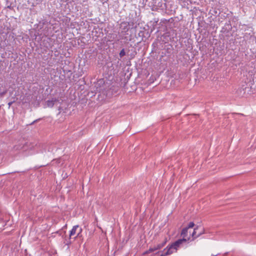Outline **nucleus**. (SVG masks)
I'll return each instance as SVG.
<instances>
[{"label": "nucleus", "mask_w": 256, "mask_h": 256, "mask_svg": "<svg viewBox=\"0 0 256 256\" xmlns=\"http://www.w3.org/2000/svg\"><path fill=\"white\" fill-rule=\"evenodd\" d=\"M204 233V229H202V230L196 236L194 237V238H196L200 236L202 234H203Z\"/></svg>", "instance_id": "ddd939ff"}, {"label": "nucleus", "mask_w": 256, "mask_h": 256, "mask_svg": "<svg viewBox=\"0 0 256 256\" xmlns=\"http://www.w3.org/2000/svg\"><path fill=\"white\" fill-rule=\"evenodd\" d=\"M36 121H38V120H36L34 121V122L32 123H34V122H35Z\"/></svg>", "instance_id": "2eb2a0df"}, {"label": "nucleus", "mask_w": 256, "mask_h": 256, "mask_svg": "<svg viewBox=\"0 0 256 256\" xmlns=\"http://www.w3.org/2000/svg\"><path fill=\"white\" fill-rule=\"evenodd\" d=\"M194 226V224L193 222H190L188 224V226L186 228H188H188H193Z\"/></svg>", "instance_id": "f8f14e48"}, {"label": "nucleus", "mask_w": 256, "mask_h": 256, "mask_svg": "<svg viewBox=\"0 0 256 256\" xmlns=\"http://www.w3.org/2000/svg\"><path fill=\"white\" fill-rule=\"evenodd\" d=\"M120 28H122V32L126 34L128 32L129 28L126 22H122L120 24Z\"/></svg>", "instance_id": "423d86ee"}, {"label": "nucleus", "mask_w": 256, "mask_h": 256, "mask_svg": "<svg viewBox=\"0 0 256 256\" xmlns=\"http://www.w3.org/2000/svg\"><path fill=\"white\" fill-rule=\"evenodd\" d=\"M58 101V98H52L51 100H48L46 101V106L48 108H52L54 104Z\"/></svg>", "instance_id": "39448f33"}, {"label": "nucleus", "mask_w": 256, "mask_h": 256, "mask_svg": "<svg viewBox=\"0 0 256 256\" xmlns=\"http://www.w3.org/2000/svg\"><path fill=\"white\" fill-rule=\"evenodd\" d=\"M166 242V240L165 239L161 243L158 244L156 246H154L152 248H150L148 250H146V252H145L144 253V254H150V253L154 252H156L158 250L161 249L165 246Z\"/></svg>", "instance_id": "7ed1b4c3"}, {"label": "nucleus", "mask_w": 256, "mask_h": 256, "mask_svg": "<svg viewBox=\"0 0 256 256\" xmlns=\"http://www.w3.org/2000/svg\"><path fill=\"white\" fill-rule=\"evenodd\" d=\"M119 55L120 58H122V56L126 55V52L124 48L120 50Z\"/></svg>", "instance_id": "9b49d317"}, {"label": "nucleus", "mask_w": 256, "mask_h": 256, "mask_svg": "<svg viewBox=\"0 0 256 256\" xmlns=\"http://www.w3.org/2000/svg\"><path fill=\"white\" fill-rule=\"evenodd\" d=\"M187 240L186 238H183L179 239L172 243L170 246H168L163 251H158L156 252V254L163 255L166 256L172 254L174 252H176L178 248L182 246L184 243H186Z\"/></svg>", "instance_id": "f257e3e1"}, {"label": "nucleus", "mask_w": 256, "mask_h": 256, "mask_svg": "<svg viewBox=\"0 0 256 256\" xmlns=\"http://www.w3.org/2000/svg\"><path fill=\"white\" fill-rule=\"evenodd\" d=\"M23 151H26L28 150H32L34 149V146H36V144H34L26 142L24 140H23V144H22Z\"/></svg>", "instance_id": "20e7f679"}, {"label": "nucleus", "mask_w": 256, "mask_h": 256, "mask_svg": "<svg viewBox=\"0 0 256 256\" xmlns=\"http://www.w3.org/2000/svg\"><path fill=\"white\" fill-rule=\"evenodd\" d=\"M82 231V228L78 225L74 226L70 231L69 235L70 239L74 238L76 240L77 238L81 237Z\"/></svg>", "instance_id": "f03ea898"}, {"label": "nucleus", "mask_w": 256, "mask_h": 256, "mask_svg": "<svg viewBox=\"0 0 256 256\" xmlns=\"http://www.w3.org/2000/svg\"><path fill=\"white\" fill-rule=\"evenodd\" d=\"M23 140L20 142L18 144L15 145L14 146V150L15 151H23Z\"/></svg>", "instance_id": "0eeeda50"}, {"label": "nucleus", "mask_w": 256, "mask_h": 256, "mask_svg": "<svg viewBox=\"0 0 256 256\" xmlns=\"http://www.w3.org/2000/svg\"><path fill=\"white\" fill-rule=\"evenodd\" d=\"M188 229L186 228H184L181 232V235L184 237H186L187 236Z\"/></svg>", "instance_id": "1a4fd4ad"}, {"label": "nucleus", "mask_w": 256, "mask_h": 256, "mask_svg": "<svg viewBox=\"0 0 256 256\" xmlns=\"http://www.w3.org/2000/svg\"><path fill=\"white\" fill-rule=\"evenodd\" d=\"M15 102V100H13L11 101V102H10L8 103V107L10 108L12 104L14 103Z\"/></svg>", "instance_id": "4468645a"}, {"label": "nucleus", "mask_w": 256, "mask_h": 256, "mask_svg": "<svg viewBox=\"0 0 256 256\" xmlns=\"http://www.w3.org/2000/svg\"><path fill=\"white\" fill-rule=\"evenodd\" d=\"M108 38H109L110 41H113L116 40L117 41L120 40V38H118V34H109L108 35Z\"/></svg>", "instance_id": "6e6552de"}, {"label": "nucleus", "mask_w": 256, "mask_h": 256, "mask_svg": "<svg viewBox=\"0 0 256 256\" xmlns=\"http://www.w3.org/2000/svg\"><path fill=\"white\" fill-rule=\"evenodd\" d=\"M198 229V226H196V228H195L194 230V232H193L192 233V236L193 238V240L194 239H195L196 238H194L195 236H196V230Z\"/></svg>", "instance_id": "9d476101"}]
</instances>
